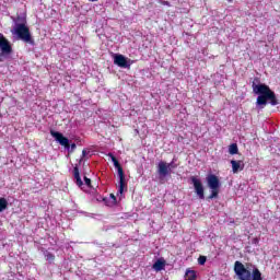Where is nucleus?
Here are the masks:
<instances>
[{
    "instance_id": "1",
    "label": "nucleus",
    "mask_w": 280,
    "mask_h": 280,
    "mask_svg": "<svg viewBox=\"0 0 280 280\" xmlns=\"http://www.w3.org/2000/svg\"><path fill=\"white\" fill-rule=\"evenodd\" d=\"M255 82H259V79L255 78L252 83L253 93H255V95H258L256 100L257 106H261L264 108V106H266L268 102L271 106H277L279 104V100L277 98V94H275V91H272L270 86L265 83L257 84Z\"/></svg>"
},
{
    "instance_id": "2",
    "label": "nucleus",
    "mask_w": 280,
    "mask_h": 280,
    "mask_svg": "<svg viewBox=\"0 0 280 280\" xmlns=\"http://www.w3.org/2000/svg\"><path fill=\"white\" fill-rule=\"evenodd\" d=\"M234 272L240 280H264V278H261V271L255 268L253 272H250L240 260L234 262Z\"/></svg>"
},
{
    "instance_id": "3",
    "label": "nucleus",
    "mask_w": 280,
    "mask_h": 280,
    "mask_svg": "<svg viewBox=\"0 0 280 280\" xmlns=\"http://www.w3.org/2000/svg\"><path fill=\"white\" fill-rule=\"evenodd\" d=\"M109 156L114 163V166L116 170H118V176H119V188H118V194L120 196L124 195V189L128 191V184L126 183V175L124 174V167H121V164L119 163V160L113 153H109Z\"/></svg>"
},
{
    "instance_id": "4",
    "label": "nucleus",
    "mask_w": 280,
    "mask_h": 280,
    "mask_svg": "<svg viewBox=\"0 0 280 280\" xmlns=\"http://www.w3.org/2000/svg\"><path fill=\"white\" fill-rule=\"evenodd\" d=\"M15 34L20 40H23V43H28V45H34V38H32V33L30 32V27L25 25V23L16 24Z\"/></svg>"
},
{
    "instance_id": "5",
    "label": "nucleus",
    "mask_w": 280,
    "mask_h": 280,
    "mask_svg": "<svg viewBox=\"0 0 280 280\" xmlns=\"http://www.w3.org/2000/svg\"><path fill=\"white\" fill-rule=\"evenodd\" d=\"M207 184L208 187L211 188V194L208 198L210 200L218 198V195L220 194V178L214 174H210L207 176Z\"/></svg>"
},
{
    "instance_id": "6",
    "label": "nucleus",
    "mask_w": 280,
    "mask_h": 280,
    "mask_svg": "<svg viewBox=\"0 0 280 280\" xmlns=\"http://www.w3.org/2000/svg\"><path fill=\"white\" fill-rule=\"evenodd\" d=\"M0 62H3L13 51L12 44L2 33H0Z\"/></svg>"
},
{
    "instance_id": "7",
    "label": "nucleus",
    "mask_w": 280,
    "mask_h": 280,
    "mask_svg": "<svg viewBox=\"0 0 280 280\" xmlns=\"http://www.w3.org/2000/svg\"><path fill=\"white\" fill-rule=\"evenodd\" d=\"M190 180L194 185V189L198 198H200V200H205V186H202V182H200V179H198L196 176H191Z\"/></svg>"
},
{
    "instance_id": "8",
    "label": "nucleus",
    "mask_w": 280,
    "mask_h": 280,
    "mask_svg": "<svg viewBox=\"0 0 280 280\" xmlns=\"http://www.w3.org/2000/svg\"><path fill=\"white\" fill-rule=\"evenodd\" d=\"M50 135L58 143H60V145H62L67 150L71 148V144L69 143V138L65 137L61 132L50 130Z\"/></svg>"
},
{
    "instance_id": "9",
    "label": "nucleus",
    "mask_w": 280,
    "mask_h": 280,
    "mask_svg": "<svg viewBox=\"0 0 280 280\" xmlns=\"http://www.w3.org/2000/svg\"><path fill=\"white\" fill-rule=\"evenodd\" d=\"M158 174L160 176H170L172 174V164H167V162H159L158 164Z\"/></svg>"
},
{
    "instance_id": "10",
    "label": "nucleus",
    "mask_w": 280,
    "mask_h": 280,
    "mask_svg": "<svg viewBox=\"0 0 280 280\" xmlns=\"http://www.w3.org/2000/svg\"><path fill=\"white\" fill-rule=\"evenodd\" d=\"M114 65H117V67H120L121 69H128V67H130L128 59L124 57V55H115Z\"/></svg>"
},
{
    "instance_id": "11",
    "label": "nucleus",
    "mask_w": 280,
    "mask_h": 280,
    "mask_svg": "<svg viewBox=\"0 0 280 280\" xmlns=\"http://www.w3.org/2000/svg\"><path fill=\"white\" fill-rule=\"evenodd\" d=\"M231 165L233 174H237L238 172H243L244 170V161L242 160H232Z\"/></svg>"
},
{
    "instance_id": "12",
    "label": "nucleus",
    "mask_w": 280,
    "mask_h": 280,
    "mask_svg": "<svg viewBox=\"0 0 280 280\" xmlns=\"http://www.w3.org/2000/svg\"><path fill=\"white\" fill-rule=\"evenodd\" d=\"M73 177L78 187H82V185H84V182H82V177H80V168L78 167V165L73 167Z\"/></svg>"
},
{
    "instance_id": "13",
    "label": "nucleus",
    "mask_w": 280,
    "mask_h": 280,
    "mask_svg": "<svg viewBox=\"0 0 280 280\" xmlns=\"http://www.w3.org/2000/svg\"><path fill=\"white\" fill-rule=\"evenodd\" d=\"M165 268V261L159 259L153 264V269H155L156 272H161Z\"/></svg>"
},
{
    "instance_id": "14",
    "label": "nucleus",
    "mask_w": 280,
    "mask_h": 280,
    "mask_svg": "<svg viewBox=\"0 0 280 280\" xmlns=\"http://www.w3.org/2000/svg\"><path fill=\"white\" fill-rule=\"evenodd\" d=\"M197 275H196V271L195 270H191V269H187L186 270V273H185V279L186 280H196L197 279Z\"/></svg>"
},
{
    "instance_id": "15",
    "label": "nucleus",
    "mask_w": 280,
    "mask_h": 280,
    "mask_svg": "<svg viewBox=\"0 0 280 280\" xmlns=\"http://www.w3.org/2000/svg\"><path fill=\"white\" fill-rule=\"evenodd\" d=\"M44 257L46 261H49L50 264H54V261L56 260V255L51 254V252H45Z\"/></svg>"
},
{
    "instance_id": "16",
    "label": "nucleus",
    "mask_w": 280,
    "mask_h": 280,
    "mask_svg": "<svg viewBox=\"0 0 280 280\" xmlns=\"http://www.w3.org/2000/svg\"><path fill=\"white\" fill-rule=\"evenodd\" d=\"M5 209H8V199L1 197L0 198V213H2V211H5Z\"/></svg>"
},
{
    "instance_id": "17",
    "label": "nucleus",
    "mask_w": 280,
    "mask_h": 280,
    "mask_svg": "<svg viewBox=\"0 0 280 280\" xmlns=\"http://www.w3.org/2000/svg\"><path fill=\"white\" fill-rule=\"evenodd\" d=\"M229 152L230 154H237V152H240V149L237 148V143H232L229 147Z\"/></svg>"
},
{
    "instance_id": "18",
    "label": "nucleus",
    "mask_w": 280,
    "mask_h": 280,
    "mask_svg": "<svg viewBox=\"0 0 280 280\" xmlns=\"http://www.w3.org/2000/svg\"><path fill=\"white\" fill-rule=\"evenodd\" d=\"M198 264L199 266H205V264H207V256H200L198 258Z\"/></svg>"
},
{
    "instance_id": "19",
    "label": "nucleus",
    "mask_w": 280,
    "mask_h": 280,
    "mask_svg": "<svg viewBox=\"0 0 280 280\" xmlns=\"http://www.w3.org/2000/svg\"><path fill=\"white\" fill-rule=\"evenodd\" d=\"M84 183H85V185H86L88 187H93V186H91V178H89V177H86V176H84Z\"/></svg>"
},
{
    "instance_id": "20",
    "label": "nucleus",
    "mask_w": 280,
    "mask_h": 280,
    "mask_svg": "<svg viewBox=\"0 0 280 280\" xmlns=\"http://www.w3.org/2000/svg\"><path fill=\"white\" fill-rule=\"evenodd\" d=\"M167 165H171V170H174L176 165H174V162L167 163Z\"/></svg>"
},
{
    "instance_id": "21",
    "label": "nucleus",
    "mask_w": 280,
    "mask_h": 280,
    "mask_svg": "<svg viewBox=\"0 0 280 280\" xmlns=\"http://www.w3.org/2000/svg\"><path fill=\"white\" fill-rule=\"evenodd\" d=\"M253 243H254V244H259V238H254V240H253Z\"/></svg>"
},
{
    "instance_id": "22",
    "label": "nucleus",
    "mask_w": 280,
    "mask_h": 280,
    "mask_svg": "<svg viewBox=\"0 0 280 280\" xmlns=\"http://www.w3.org/2000/svg\"><path fill=\"white\" fill-rule=\"evenodd\" d=\"M75 148H77L75 143H72L71 144V150H75Z\"/></svg>"
},
{
    "instance_id": "23",
    "label": "nucleus",
    "mask_w": 280,
    "mask_h": 280,
    "mask_svg": "<svg viewBox=\"0 0 280 280\" xmlns=\"http://www.w3.org/2000/svg\"><path fill=\"white\" fill-rule=\"evenodd\" d=\"M110 198H113V200H117V197H115L113 194H110Z\"/></svg>"
},
{
    "instance_id": "24",
    "label": "nucleus",
    "mask_w": 280,
    "mask_h": 280,
    "mask_svg": "<svg viewBox=\"0 0 280 280\" xmlns=\"http://www.w3.org/2000/svg\"><path fill=\"white\" fill-rule=\"evenodd\" d=\"M82 154H83V156H85V155H86V151H85V150H83V151H82Z\"/></svg>"
},
{
    "instance_id": "25",
    "label": "nucleus",
    "mask_w": 280,
    "mask_h": 280,
    "mask_svg": "<svg viewBox=\"0 0 280 280\" xmlns=\"http://www.w3.org/2000/svg\"><path fill=\"white\" fill-rule=\"evenodd\" d=\"M230 3H233V0H228Z\"/></svg>"
}]
</instances>
